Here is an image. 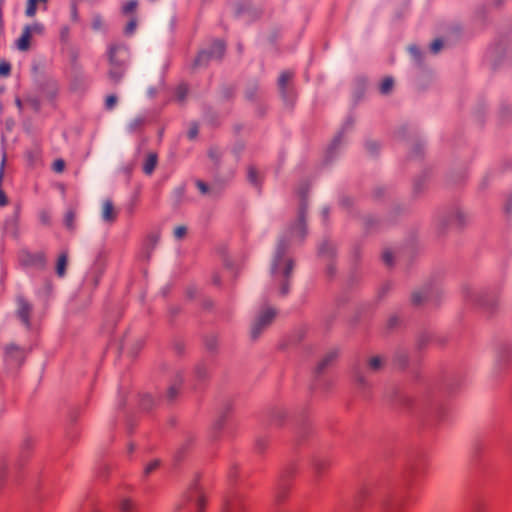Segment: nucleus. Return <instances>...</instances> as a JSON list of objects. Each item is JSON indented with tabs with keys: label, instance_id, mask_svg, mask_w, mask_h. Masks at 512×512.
Wrapping results in <instances>:
<instances>
[{
	"label": "nucleus",
	"instance_id": "obj_1",
	"mask_svg": "<svg viewBox=\"0 0 512 512\" xmlns=\"http://www.w3.org/2000/svg\"><path fill=\"white\" fill-rule=\"evenodd\" d=\"M307 189V184H303L299 187L300 207L298 221L294 227L279 236L271 259V275L273 280L279 284V293L282 296L287 295L289 292V280L294 265L292 258L287 254L288 247L291 243L301 242L306 236V204L304 197Z\"/></svg>",
	"mask_w": 512,
	"mask_h": 512
},
{
	"label": "nucleus",
	"instance_id": "obj_2",
	"mask_svg": "<svg viewBox=\"0 0 512 512\" xmlns=\"http://www.w3.org/2000/svg\"><path fill=\"white\" fill-rule=\"evenodd\" d=\"M387 364V358L384 355L374 354L367 356L364 360L363 367L355 366L353 368V377L356 384L365 389L370 386L368 375L380 373Z\"/></svg>",
	"mask_w": 512,
	"mask_h": 512
},
{
	"label": "nucleus",
	"instance_id": "obj_3",
	"mask_svg": "<svg viewBox=\"0 0 512 512\" xmlns=\"http://www.w3.org/2000/svg\"><path fill=\"white\" fill-rule=\"evenodd\" d=\"M109 70L108 78L113 83H119L124 76L129 60V51L126 46L113 44L108 49Z\"/></svg>",
	"mask_w": 512,
	"mask_h": 512
},
{
	"label": "nucleus",
	"instance_id": "obj_4",
	"mask_svg": "<svg viewBox=\"0 0 512 512\" xmlns=\"http://www.w3.org/2000/svg\"><path fill=\"white\" fill-rule=\"evenodd\" d=\"M276 310L272 307H265L261 309L255 316L251 323L250 336L253 340L260 337V335L272 324Z\"/></svg>",
	"mask_w": 512,
	"mask_h": 512
},
{
	"label": "nucleus",
	"instance_id": "obj_5",
	"mask_svg": "<svg viewBox=\"0 0 512 512\" xmlns=\"http://www.w3.org/2000/svg\"><path fill=\"white\" fill-rule=\"evenodd\" d=\"M225 52V44L216 40L208 50H202L199 52L194 60V67H205L211 60H220Z\"/></svg>",
	"mask_w": 512,
	"mask_h": 512
},
{
	"label": "nucleus",
	"instance_id": "obj_6",
	"mask_svg": "<svg viewBox=\"0 0 512 512\" xmlns=\"http://www.w3.org/2000/svg\"><path fill=\"white\" fill-rule=\"evenodd\" d=\"M45 26L40 22L25 25L22 29L20 37L15 41L16 48L21 52H26L30 49V41L33 35H43Z\"/></svg>",
	"mask_w": 512,
	"mask_h": 512
},
{
	"label": "nucleus",
	"instance_id": "obj_7",
	"mask_svg": "<svg viewBox=\"0 0 512 512\" xmlns=\"http://www.w3.org/2000/svg\"><path fill=\"white\" fill-rule=\"evenodd\" d=\"M186 502H194L198 512H201L204 509L205 496L197 485H193L189 488L187 494L175 505L172 512H183L184 504Z\"/></svg>",
	"mask_w": 512,
	"mask_h": 512
},
{
	"label": "nucleus",
	"instance_id": "obj_8",
	"mask_svg": "<svg viewBox=\"0 0 512 512\" xmlns=\"http://www.w3.org/2000/svg\"><path fill=\"white\" fill-rule=\"evenodd\" d=\"M27 352L24 348L10 344L5 350V361L11 368L20 367L26 358Z\"/></svg>",
	"mask_w": 512,
	"mask_h": 512
},
{
	"label": "nucleus",
	"instance_id": "obj_9",
	"mask_svg": "<svg viewBox=\"0 0 512 512\" xmlns=\"http://www.w3.org/2000/svg\"><path fill=\"white\" fill-rule=\"evenodd\" d=\"M467 300L487 309H491L496 305L494 301L489 299L487 292L474 291L471 288H467Z\"/></svg>",
	"mask_w": 512,
	"mask_h": 512
},
{
	"label": "nucleus",
	"instance_id": "obj_10",
	"mask_svg": "<svg viewBox=\"0 0 512 512\" xmlns=\"http://www.w3.org/2000/svg\"><path fill=\"white\" fill-rule=\"evenodd\" d=\"M17 309L16 314L23 325L30 326V315L32 312V305L23 297H18L16 300Z\"/></svg>",
	"mask_w": 512,
	"mask_h": 512
},
{
	"label": "nucleus",
	"instance_id": "obj_11",
	"mask_svg": "<svg viewBox=\"0 0 512 512\" xmlns=\"http://www.w3.org/2000/svg\"><path fill=\"white\" fill-rule=\"evenodd\" d=\"M101 219L105 223H113L117 219V211L113 205V202L110 199H105L102 202L101 207Z\"/></svg>",
	"mask_w": 512,
	"mask_h": 512
},
{
	"label": "nucleus",
	"instance_id": "obj_12",
	"mask_svg": "<svg viewBox=\"0 0 512 512\" xmlns=\"http://www.w3.org/2000/svg\"><path fill=\"white\" fill-rule=\"evenodd\" d=\"M338 354V350L334 348L327 351L322 357V359L318 362L315 369L316 373H323L330 365H332L336 361Z\"/></svg>",
	"mask_w": 512,
	"mask_h": 512
},
{
	"label": "nucleus",
	"instance_id": "obj_13",
	"mask_svg": "<svg viewBox=\"0 0 512 512\" xmlns=\"http://www.w3.org/2000/svg\"><path fill=\"white\" fill-rule=\"evenodd\" d=\"M512 358V346L509 344H502L496 353L495 363L497 366L502 367Z\"/></svg>",
	"mask_w": 512,
	"mask_h": 512
},
{
	"label": "nucleus",
	"instance_id": "obj_14",
	"mask_svg": "<svg viewBox=\"0 0 512 512\" xmlns=\"http://www.w3.org/2000/svg\"><path fill=\"white\" fill-rule=\"evenodd\" d=\"M48 0H27L25 15L29 18H33L38 9L43 11L47 10Z\"/></svg>",
	"mask_w": 512,
	"mask_h": 512
},
{
	"label": "nucleus",
	"instance_id": "obj_15",
	"mask_svg": "<svg viewBox=\"0 0 512 512\" xmlns=\"http://www.w3.org/2000/svg\"><path fill=\"white\" fill-rule=\"evenodd\" d=\"M430 288L422 287L420 289L414 290L411 295V301L413 305L419 306L424 303V301L429 297Z\"/></svg>",
	"mask_w": 512,
	"mask_h": 512
},
{
	"label": "nucleus",
	"instance_id": "obj_16",
	"mask_svg": "<svg viewBox=\"0 0 512 512\" xmlns=\"http://www.w3.org/2000/svg\"><path fill=\"white\" fill-rule=\"evenodd\" d=\"M241 509V501L237 496H233L225 500V512H241Z\"/></svg>",
	"mask_w": 512,
	"mask_h": 512
},
{
	"label": "nucleus",
	"instance_id": "obj_17",
	"mask_svg": "<svg viewBox=\"0 0 512 512\" xmlns=\"http://www.w3.org/2000/svg\"><path fill=\"white\" fill-rule=\"evenodd\" d=\"M450 219L457 225H463L466 223V221L468 222L469 216L462 209L456 208L451 212Z\"/></svg>",
	"mask_w": 512,
	"mask_h": 512
},
{
	"label": "nucleus",
	"instance_id": "obj_18",
	"mask_svg": "<svg viewBox=\"0 0 512 512\" xmlns=\"http://www.w3.org/2000/svg\"><path fill=\"white\" fill-rule=\"evenodd\" d=\"M279 93L281 95V98L283 99V101L287 104V105H291L294 103L295 99H296V94L294 92V89L293 87L290 85V86H286L285 89H279Z\"/></svg>",
	"mask_w": 512,
	"mask_h": 512
},
{
	"label": "nucleus",
	"instance_id": "obj_19",
	"mask_svg": "<svg viewBox=\"0 0 512 512\" xmlns=\"http://www.w3.org/2000/svg\"><path fill=\"white\" fill-rule=\"evenodd\" d=\"M67 263H68V254H67V252H63L59 255L57 264H56V273L59 277H63L65 275Z\"/></svg>",
	"mask_w": 512,
	"mask_h": 512
},
{
	"label": "nucleus",
	"instance_id": "obj_20",
	"mask_svg": "<svg viewBox=\"0 0 512 512\" xmlns=\"http://www.w3.org/2000/svg\"><path fill=\"white\" fill-rule=\"evenodd\" d=\"M119 508L121 512H138L137 503L130 498L121 499Z\"/></svg>",
	"mask_w": 512,
	"mask_h": 512
},
{
	"label": "nucleus",
	"instance_id": "obj_21",
	"mask_svg": "<svg viewBox=\"0 0 512 512\" xmlns=\"http://www.w3.org/2000/svg\"><path fill=\"white\" fill-rule=\"evenodd\" d=\"M156 165H157V155L155 153H150L144 162L143 171L146 174L150 175L154 171Z\"/></svg>",
	"mask_w": 512,
	"mask_h": 512
},
{
	"label": "nucleus",
	"instance_id": "obj_22",
	"mask_svg": "<svg viewBox=\"0 0 512 512\" xmlns=\"http://www.w3.org/2000/svg\"><path fill=\"white\" fill-rule=\"evenodd\" d=\"M318 253L324 257H330L334 253V246L328 240H323L318 246Z\"/></svg>",
	"mask_w": 512,
	"mask_h": 512
},
{
	"label": "nucleus",
	"instance_id": "obj_23",
	"mask_svg": "<svg viewBox=\"0 0 512 512\" xmlns=\"http://www.w3.org/2000/svg\"><path fill=\"white\" fill-rule=\"evenodd\" d=\"M75 221H76V211L74 209L67 210V212L65 213V216H64L65 227L70 231H74L75 227H76Z\"/></svg>",
	"mask_w": 512,
	"mask_h": 512
},
{
	"label": "nucleus",
	"instance_id": "obj_24",
	"mask_svg": "<svg viewBox=\"0 0 512 512\" xmlns=\"http://www.w3.org/2000/svg\"><path fill=\"white\" fill-rule=\"evenodd\" d=\"M286 416H287V410L282 407H277V408H274L271 413V420L275 424L280 425L283 422V420L286 418Z\"/></svg>",
	"mask_w": 512,
	"mask_h": 512
},
{
	"label": "nucleus",
	"instance_id": "obj_25",
	"mask_svg": "<svg viewBox=\"0 0 512 512\" xmlns=\"http://www.w3.org/2000/svg\"><path fill=\"white\" fill-rule=\"evenodd\" d=\"M292 78L293 72L283 71L278 78V89H285L286 86H290Z\"/></svg>",
	"mask_w": 512,
	"mask_h": 512
},
{
	"label": "nucleus",
	"instance_id": "obj_26",
	"mask_svg": "<svg viewBox=\"0 0 512 512\" xmlns=\"http://www.w3.org/2000/svg\"><path fill=\"white\" fill-rule=\"evenodd\" d=\"M394 86V80L392 77H385L379 86L380 93L383 95L389 94Z\"/></svg>",
	"mask_w": 512,
	"mask_h": 512
},
{
	"label": "nucleus",
	"instance_id": "obj_27",
	"mask_svg": "<svg viewBox=\"0 0 512 512\" xmlns=\"http://www.w3.org/2000/svg\"><path fill=\"white\" fill-rule=\"evenodd\" d=\"M145 122V117L143 116H137L130 120V122L127 125V128L130 132H135L139 130Z\"/></svg>",
	"mask_w": 512,
	"mask_h": 512
},
{
	"label": "nucleus",
	"instance_id": "obj_28",
	"mask_svg": "<svg viewBox=\"0 0 512 512\" xmlns=\"http://www.w3.org/2000/svg\"><path fill=\"white\" fill-rule=\"evenodd\" d=\"M137 7H138L137 0H129L123 5L122 11L124 14H130V13L134 12L137 9Z\"/></svg>",
	"mask_w": 512,
	"mask_h": 512
},
{
	"label": "nucleus",
	"instance_id": "obj_29",
	"mask_svg": "<svg viewBox=\"0 0 512 512\" xmlns=\"http://www.w3.org/2000/svg\"><path fill=\"white\" fill-rule=\"evenodd\" d=\"M382 260L387 266H392L394 263V254L392 250L385 249L382 253Z\"/></svg>",
	"mask_w": 512,
	"mask_h": 512
},
{
	"label": "nucleus",
	"instance_id": "obj_30",
	"mask_svg": "<svg viewBox=\"0 0 512 512\" xmlns=\"http://www.w3.org/2000/svg\"><path fill=\"white\" fill-rule=\"evenodd\" d=\"M342 133H343V130L334 137V139L332 140V142L328 148V153H332L340 146V144L342 142V137H343Z\"/></svg>",
	"mask_w": 512,
	"mask_h": 512
},
{
	"label": "nucleus",
	"instance_id": "obj_31",
	"mask_svg": "<svg viewBox=\"0 0 512 512\" xmlns=\"http://www.w3.org/2000/svg\"><path fill=\"white\" fill-rule=\"evenodd\" d=\"M408 51L411 55V57L417 62L420 63L421 61V52L419 48L416 45H410L408 47Z\"/></svg>",
	"mask_w": 512,
	"mask_h": 512
},
{
	"label": "nucleus",
	"instance_id": "obj_32",
	"mask_svg": "<svg viewBox=\"0 0 512 512\" xmlns=\"http://www.w3.org/2000/svg\"><path fill=\"white\" fill-rule=\"evenodd\" d=\"M188 94V88L186 85H179L176 89V97L179 101H183Z\"/></svg>",
	"mask_w": 512,
	"mask_h": 512
},
{
	"label": "nucleus",
	"instance_id": "obj_33",
	"mask_svg": "<svg viewBox=\"0 0 512 512\" xmlns=\"http://www.w3.org/2000/svg\"><path fill=\"white\" fill-rule=\"evenodd\" d=\"M103 26H104L103 18L98 14L94 15L92 18V28L94 30H100L103 28Z\"/></svg>",
	"mask_w": 512,
	"mask_h": 512
},
{
	"label": "nucleus",
	"instance_id": "obj_34",
	"mask_svg": "<svg viewBox=\"0 0 512 512\" xmlns=\"http://www.w3.org/2000/svg\"><path fill=\"white\" fill-rule=\"evenodd\" d=\"M186 233H187V228L184 225L175 227V229L173 231V235H174L175 239H177V240L182 239L186 235Z\"/></svg>",
	"mask_w": 512,
	"mask_h": 512
},
{
	"label": "nucleus",
	"instance_id": "obj_35",
	"mask_svg": "<svg viewBox=\"0 0 512 512\" xmlns=\"http://www.w3.org/2000/svg\"><path fill=\"white\" fill-rule=\"evenodd\" d=\"M443 46H444V43L441 39H435L430 45V50L432 53L437 54L441 51Z\"/></svg>",
	"mask_w": 512,
	"mask_h": 512
},
{
	"label": "nucleus",
	"instance_id": "obj_36",
	"mask_svg": "<svg viewBox=\"0 0 512 512\" xmlns=\"http://www.w3.org/2000/svg\"><path fill=\"white\" fill-rule=\"evenodd\" d=\"M196 186H197L198 190L200 191V193L203 195L210 194V192H211V188L205 182H203L201 180L196 181Z\"/></svg>",
	"mask_w": 512,
	"mask_h": 512
},
{
	"label": "nucleus",
	"instance_id": "obj_37",
	"mask_svg": "<svg viewBox=\"0 0 512 512\" xmlns=\"http://www.w3.org/2000/svg\"><path fill=\"white\" fill-rule=\"evenodd\" d=\"M178 392H179V387L177 386V384L170 386L167 391V395H166L167 399L169 401H172L173 399L176 398V396L178 395Z\"/></svg>",
	"mask_w": 512,
	"mask_h": 512
},
{
	"label": "nucleus",
	"instance_id": "obj_38",
	"mask_svg": "<svg viewBox=\"0 0 512 512\" xmlns=\"http://www.w3.org/2000/svg\"><path fill=\"white\" fill-rule=\"evenodd\" d=\"M248 179H249V181L252 184L257 185V183H258V171L254 167H250L248 169Z\"/></svg>",
	"mask_w": 512,
	"mask_h": 512
},
{
	"label": "nucleus",
	"instance_id": "obj_39",
	"mask_svg": "<svg viewBox=\"0 0 512 512\" xmlns=\"http://www.w3.org/2000/svg\"><path fill=\"white\" fill-rule=\"evenodd\" d=\"M160 465V461L155 459L153 461H151L150 463H148L144 469V472L145 474H150L152 473L154 470H156Z\"/></svg>",
	"mask_w": 512,
	"mask_h": 512
},
{
	"label": "nucleus",
	"instance_id": "obj_40",
	"mask_svg": "<svg viewBox=\"0 0 512 512\" xmlns=\"http://www.w3.org/2000/svg\"><path fill=\"white\" fill-rule=\"evenodd\" d=\"M117 104V97L115 95H109L105 100V107L108 110H112Z\"/></svg>",
	"mask_w": 512,
	"mask_h": 512
},
{
	"label": "nucleus",
	"instance_id": "obj_41",
	"mask_svg": "<svg viewBox=\"0 0 512 512\" xmlns=\"http://www.w3.org/2000/svg\"><path fill=\"white\" fill-rule=\"evenodd\" d=\"M52 169L56 173H61L65 169V162L62 159H57L54 161Z\"/></svg>",
	"mask_w": 512,
	"mask_h": 512
},
{
	"label": "nucleus",
	"instance_id": "obj_42",
	"mask_svg": "<svg viewBox=\"0 0 512 512\" xmlns=\"http://www.w3.org/2000/svg\"><path fill=\"white\" fill-rule=\"evenodd\" d=\"M400 322V319L397 315H391L388 320H387V328L388 329H394L395 327L398 326Z\"/></svg>",
	"mask_w": 512,
	"mask_h": 512
},
{
	"label": "nucleus",
	"instance_id": "obj_43",
	"mask_svg": "<svg viewBox=\"0 0 512 512\" xmlns=\"http://www.w3.org/2000/svg\"><path fill=\"white\" fill-rule=\"evenodd\" d=\"M153 404V398L151 395L146 394L141 400V406L143 409H149Z\"/></svg>",
	"mask_w": 512,
	"mask_h": 512
},
{
	"label": "nucleus",
	"instance_id": "obj_44",
	"mask_svg": "<svg viewBox=\"0 0 512 512\" xmlns=\"http://www.w3.org/2000/svg\"><path fill=\"white\" fill-rule=\"evenodd\" d=\"M11 71V65L8 62L0 63V76H8Z\"/></svg>",
	"mask_w": 512,
	"mask_h": 512
},
{
	"label": "nucleus",
	"instance_id": "obj_45",
	"mask_svg": "<svg viewBox=\"0 0 512 512\" xmlns=\"http://www.w3.org/2000/svg\"><path fill=\"white\" fill-rule=\"evenodd\" d=\"M70 19L74 23H77L79 21V14L77 6L75 4H72L70 7Z\"/></svg>",
	"mask_w": 512,
	"mask_h": 512
},
{
	"label": "nucleus",
	"instance_id": "obj_46",
	"mask_svg": "<svg viewBox=\"0 0 512 512\" xmlns=\"http://www.w3.org/2000/svg\"><path fill=\"white\" fill-rule=\"evenodd\" d=\"M70 34V28L67 25H64L60 28V39L62 41H67Z\"/></svg>",
	"mask_w": 512,
	"mask_h": 512
},
{
	"label": "nucleus",
	"instance_id": "obj_47",
	"mask_svg": "<svg viewBox=\"0 0 512 512\" xmlns=\"http://www.w3.org/2000/svg\"><path fill=\"white\" fill-rule=\"evenodd\" d=\"M198 135V126L196 124L191 125L188 130L187 136L189 139L193 140Z\"/></svg>",
	"mask_w": 512,
	"mask_h": 512
},
{
	"label": "nucleus",
	"instance_id": "obj_48",
	"mask_svg": "<svg viewBox=\"0 0 512 512\" xmlns=\"http://www.w3.org/2000/svg\"><path fill=\"white\" fill-rule=\"evenodd\" d=\"M224 422H225V416L224 415H220L214 422L213 424V428L215 430H220L223 425H224Z\"/></svg>",
	"mask_w": 512,
	"mask_h": 512
},
{
	"label": "nucleus",
	"instance_id": "obj_49",
	"mask_svg": "<svg viewBox=\"0 0 512 512\" xmlns=\"http://www.w3.org/2000/svg\"><path fill=\"white\" fill-rule=\"evenodd\" d=\"M159 237L157 235H151L148 238L149 249L152 250L158 243Z\"/></svg>",
	"mask_w": 512,
	"mask_h": 512
},
{
	"label": "nucleus",
	"instance_id": "obj_50",
	"mask_svg": "<svg viewBox=\"0 0 512 512\" xmlns=\"http://www.w3.org/2000/svg\"><path fill=\"white\" fill-rule=\"evenodd\" d=\"M136 29V20H131L128 22L127 26H126V33L127 34H132Z\"/></svg>",
	"mask_w": 512,
	"mask_h": 512
},
{
	"label": "nucleus",
	"instance_id": "obj_51",
	"mask_svg": "<svg viewBox=\"0 0 512 512\" xmlns=\"http://www.w3.org/2000/svg\"><path fill=\"white\" fill-rule=\"evenodd\" d=\"M7 469V464L4 460H0V479L2 480Z\"/></svg>",
	"mask_w": 512,
	"mask_h": 512
},
{
	"label": "nucleus",
	"instance_id": "obj_52",
	"mask_svg": "<svg viewBox=\"0 0 512 512\" xmlns=\"http://www.w3.org/2000/svg\"><path fill=\"white\" fill-rule=\"evenodd\" d=\"M505 212L507 214H511L512 213V197L508 199L506 205H505Z\"/></svg>",
	"mask_w": 512,
	"mask_h": 512
},
{
	"label": "nucleus",
	"instance_id": "obj_53",
	"mask_svg": "<svg viewBox=\"0 0 512 512\" xmlns=\"http://www.w3.org/2000/svg\"><path fill=\"white\" fill-rule=\"evenodd\" d=\"M209 156L212 158V159H218V156H219V151L217 149H210L209 151Z\"/></svg>",
	"mask_w": 512,
	"mask_h": 512
},
{
	"label": "nucleus",
	"instance_id": "obj_54",
	"mask_svg": "<svg viewBox=\"0 0 512 512\" xmlns=\"http://www.w3.org/2000/svg\"><path fill=\"white\" fill-rule=\"evenodd\" d=\"M206 345H207L208 349L213 350L216 347L217 343H216L215 339H211V340L207 341Z\"/></svg>",
	"mask_w": 512,
	"mask_h": 512
},
{
	"label": "nucleus",
	"instance_id": "obj_55",
	"mask_svg": "<svg viewBox=\"0 0 512 512\" xmlns=\"http://www.w3.org/2000/svg\"><path fill=\"white\" fill-rule=\"evenodd\" d=\"M40 219H41V221H42L43 223H45V224L49 222V216H48V214H47V213H45V212L41 213V215H40Z\"/></svg>",
	"mask_w": 512,
	"mask_h": 512
},
{
	"label": "nucleus",
	"instance_id": "obj_56",
	"mask_svg": "<svg viewBox=\"0 0 512 512\" xmlns=\"http://www.w3.org/2000/svg\"><path fill=\"white\" fill-rule=\"evenodd\" d=\"M34 260L35 262H39L41 265L44 264V257L41 254L35 255Z\"/></svg>",
	"mask_w": 512,
	"mask_h": 512
},
{
	"label": "nucleus",
	"instance_id": "obj_57",
	"mask_svg": "<svg viewBox=\"0 0 512 512\" xmlns=\"http://www.w3.org/2000/svg\"><path fill=\"white\" fill-rule=\"evenodd\" d=\"M314 467L317 472H320V470L323 469L324 464L321 461H316Z\"/></svg>",
	"mask_w": 512,
	"mask_h": 512
},
{
	"label": "nucleus",
	"instance_id": "obj_58",
	"mask_svg": "<svg viewBox=\"0 0 512 512\" xmlns=\"http://www.w3.org/2000/svg\"><path fill=\"white\" fill-rule=\"evenodd\" d=\"M147 94L149 97H153L156 94V90L151 87L147 90Z\"/></svg>",
	"mask_w": 512,
	"mask_h": 512
},
{
	"label": "nucleus",
	"instance_id": "obj_59",
	"mask_svg": "<svg viewBox=\"0 0 512 512\" xmlns=\"http://www.w3.org/2000/svg\"><path fill=\"white\" fill-rule=\"evenodd\" d=\"M321 213H322L323 217L326 218L329 214V208L323 207Z\"/></svg>",
	"mask_w": 512,
	"mask_h": 512
},
{
	"label": "nucleus",
	"instance_id": "obj_60",
	"mask_svg": "<svg viewBox=\"0 0 512 512\" xmlns=\"http://www.w3.org/2000/svg\"><path fill=\"white\" fill-rule=\"evenodd\" d=\"M350 126H352V120H348V121L345 123V125H344V127H343V130H344V129H346L347 127H350Z\"/></svg>",
	"mask_w": 512,
	"mask_h": 512
},
{
	"label": "nucleus",
	"instance_id": "obj_61",
	"mask_svg": "<svg viewBox=\"0 0 512 512\" xmlns=\"http://www.w3.org/2000/svg\"><path fill=\"white\" fill-rule=\"evenodd\" d=\"M507 107H508V105H503V106H502V109H501L502 115H503L504 117H506L505 109H506Z\"/></svg>",
	"mask_w": 512,
	"mask_h": 512
},
{
	"label": "nucleus",
	"instance_id": "obj_62",
	"mask_svg": "<svg viewBox=\"0 0 512 512\" xmlns=\"http://www.w3.org/2000/svg\"><path fill=\"white\" fill-rule=\"evenodd\" d=\"M197 373H198V376H199V377H203V376L205 375V373H204V372H201V370H200V369H197Z\"/></svg>",
	"mask_w": 512,
	"mask_h": 512
},
{
	"label": "nucleus",
	"instance_id": "obj_63",
	"mask_svg": "<svg viewBox=\"0 0 512 512\" xmlns=\"http://www.w3.org/2000/svg\"><path fill=\"white\" fill-rule=\"evenodd\" d=\"M179 194L182 195L183 194V188H179Z\"/></svg>",
	"mask_w": 512,
	"mask_h": 512
},
{
	"label": "nucleus",
	"instance_id": "obj_64",
	"mask_svg": "<svg viewBox=\"0 0 512 512\" xmlns=\"http://www.w3.org/2000/svg\"><path fill=\"white\" fill-rule=\"evenodd\" d=\"M214 282L217 284L219 282L218 278H214Z\"/></svg>",
	"mask_w": 512,
	"mask_h": 512
}]
</instances>
